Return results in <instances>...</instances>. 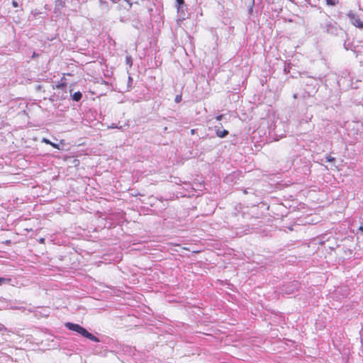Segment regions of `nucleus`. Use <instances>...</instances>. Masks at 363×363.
Listing matches in <instances>:
<instances>
[{
  "instance_id": "obj_15",
  "label": "nucleus",
  "mask_w": 363,
  "mask_h": 363,
  "mask_svg": "<svg viewBox=\"0 0 363 363\" xmlns=\"http://www.w3.org/2000/svg\"><path fill=\"white\" fill-rule=\"evenodd\" d=\"M55 86L57 89H62L66 87V84H65V83H58L57 84L55 85Z\"/></svg>"
},
{
  "instance_id": "obj_23",
  "label": "nucleus",
  "mask_w": 363,
  "mask_h": 363,
  "mask_svg": "<svg viewBox=\"0 0 363 363\" xmlns=\"http://www.w3.org/2000/svg\"><path fill=\"white\" fill-rule=\"evenodd\" d=\"M284 71L286 72V73H288L289 72V66H285L284 67Z\"/></svg>"
},
{
  "instance_id": "obj_27",
  "label": "nucleus",
  "mask_w": 363,
  "mask_h": 363,
  "mask_svg": "<svg viewBox=\"0 0 363 363\" xmlns=\"http://www.w3.org/2000/svg\"><path fill=\"white\" fill-rule=\"evenodd\" d=\"M358 230L363 233V225H360L358 228Z\"/></svg>"
},
{
  "instance_id": "obj_30",
  "label": "nucleus",
  "mask_w": 363,
  "mask_h": 363,
  "mask_svg": "<svg viewBox=\"0 0 363 363\" xmlns=\"http://www.w3.org/2000/svg\"><path fill=\"white\" fill-rule=\"evenodd\" d=\"M40 89V85H38V86H37V89Z\"/></svg>"
},
{
  "instance_id": "obj_14",
  "label": "nucleus",
  "mask_w": 363,
  "mask_h": 363,
  "mask_svg": "<svg viewBox=\"0 0 363 363\" xmlns=\"http://www.w3.org/2000/svg\"><path fill=\"white\" fill-rule=\"evenodd\" d=\"M177 4L176 6L177 8V11L179 13L180 9L182 8V0H176Z\"/></svg>"
},
{
  "instance_id": "obj_13",
  "label": "nucleus",
  "mask_w": 363,
  "mask_h": 363,
  "mask_svg": "<svg viewBox=\"0 0 363 363\" xmlns=\"http://www.w3.org/2000/svg\"><path fill=\"white\" fill-rule=\"evenodd\" d=\"M325 160H326V162H335V158L330 156V155H327L325 157Z\"/></svg>"
},
{
  "instance_id": "obj_28",
  "label": "nucleus",
  "mask_w": 363,
  "mask_h": 363,
  "mask_svg": "<svg viewBox=\"0 0 363 363\" xmlns=\"http://www.w3.org/2000/svg\"><path fill=\"white\" fill-rule=\"evenodd\" d=\"M222 118H223V115H220V116H217L216 118L218 121H220L222 119Z\"/></svg>"
},
{
  "instance_id": "obj_10",
  "label": "nucleus",
  "mask_w": 363,
  "mask_h": 363,
  "mask_svg": "<svg viewBox=\"0 0 363 363\" xmlns=\"http://www.w3.org/2000/svg\"><path fill=\"white\" fill-rule=\"evenodd\" d=\"M133 26L137 29H139L143 27V25L140 24V23L138 21H133Z\"/></svg>"
},
{
  "instance_id": "obj_24",
  "label": "nucleus",
  "mask_w": 363,
  "mask_h": 363,
  "mask_svg": "<svg viewBox=\"0 0 363 363\" xmlns=\"http://www.w3.org/2000/svg\"><path fill=\"white\" fill-rule=\"evenodd\" d=\"M111 128H122V126H120V127H118L117 125H116L115 124H112L111 126H110Z\"/></svg>"
},
{
  "instance_id": "obj_29",
  "label": "nucleus",
  "mask_w": 363,
  "mask_h": 363,
  "mask_svg": "<svg viewBox=\"0 0 363 363\" xmlns=\"http://www.w3.org/2000/svg\"><path fill=\"white\" fill-rule=\"evenodd\" d=\"M177 21V24L179 25L180 18H178Z\"/></svg>"
},
{
  "instance_id": "obj_8",
  "label": "nucleus",
  "mask_w": 363,
  "mask_h": 363,
  "mask_svg": "<svg viewBox=\"0 0 363 363\" xmlns=\"http://www.w3.org/2000/svg\"><path fill=\"white\" fill-rule=\"evenodd\" d=\"M11 281V278L0 277V286L4 284H10Z\"/></svg>"
},
{
  "instance_id": "obj_5",
  "label": "nucleus",
  "mask_w": 363,
  "mask_h": 363,
  "mask_svg": "<svg viewBox=\"0 0 363 363\" xmlns=\"http://www.w3.org/2000/svg\"><path fill=\"white\" fill-rule=\"evenodd\" d=\"M99 6L101 9L104 11H108L109 10V5L106 1L104 0H99Z\"/></svg>"
},
{
  "instance_id": "obj_6",
  "label": "nucleus",
  "mask_w": 363,
  "mask_h": 363,
  "mask_svg": "<svg viewBox=\"0 0 363 363\" xmlns=\"http://www.w3.org/2000/svg\"><path fill=\"white\" fill-rule=\"evenodd\" d=\"M71 96L73 101L78 102L82 99V94L80 91H77L72 94Z\"/></svg>"
},
{
  "instance_id": "obj_17",
  "label": "nucleus",
  "mask_w": 363,
  "mask_h": 363,
  "mask_svg": "<svg viewBox=\"0 0 363 363\" xmlns=\"http://www.w3.org/2000/svg\"><path fill=\"white\" fill-rule=\"evenodd\" d=\"M56 6H64V2L62 1V0H57Z\"/></svg>"
},
{
  "instance_id": "obj_32",
  "label": "nucleus",
  "mask_w": 363,
  "mask_h": 363,
  "mask_svg": "<svg viewBox=\"0 0 363 363\" xmlns=\"http://www.w3.org/2000/svg\"><path fill=\"white\" fill-rule=\"evenodd\" d=\"M183 250H188L186 247H183Z\"/></svg>"
},
{
  "instance_id": "obj_26",
  "label": "nucleus",
  "mask_w": 363,
  "mask_h": 363,
  "mask_svg": "<svg viewBox=\"0 0 363 363\" xmlns=\"http://www.w3.org/2000/svg\"><path fill=\"white\" fill-rule=\"evenodd\" d=\"M6 330V328L4 327V325L0 323V331Z\"/></svg>"
},
{
  "instance_id": "obj_9",
  "label": "nucleus",
  "mask_w": 363,
  "mask_h": 363,
  "mask_svg": "<svg viewBox=\"0 0 363 363\" xmlns=\"http://www.w3.org/2000/svg\"><path fill=\"white\" fill-rule=\"evenodd\" d=\"M195 133V129H191L186 128L183 129V135H189V134L194 135Z\"/></svg>"
},
{
  "instance_id": "obj_22",
  "label": "nucleus",
  "mask_w": 363,
  "mask_h": 363,
  "mask_svg": "<svg viewBox=\"0 0 363 363\" xmlns=\"http://www.w3.org/2000/svg\"><path fill=\"white\" fill-rule=\"evenodd\" d=\"M12 6L14 7V8H17L18 7V3L15 1V0H13L12 1Z\"/></svg>"
},
{
  "instance_id": "obj_16",
  "label": "nucleus",
  "mask_w": 363,
  "mask_h": 363,
  "mask_svg": "<svg viewBox=\"0 0 363 363\" xmlns=\"http://www.w3.org/2000/svg\"><path fill=\"white\" fill-rule=\"evenodd\" d=\"M126 63L128 65H129L130 66H132L133 65V62H132V59H131V57H126Z\"/></svg>"
},
{
  "instance_id": "obj_18",
  "label": "nucleus",
  "mask_w": 363,
  "mask_h": 363,
  "mask_svg": "<svg viewBox=\"0 0 363 363\" xmlns=\"http://www.w3.org/2000/svg\"><path fill=\"white\" fill-rule=\"evenodd\" d=\"M180 101H182V94L177 95L175 97V102L179 103Z\"/></svg>"
},
{
  "instance_id": "obj_31",
  "label": "nucleus",
  "mask_w": 363,
  "mask_h": 363,
  "mask_svg": "<svg viewBox=\"0 0 363 363\" xmlns=\"http://www.w3.org/2000/svg\"><path fill=\"white\" fill-rule=\"evenodd\" d=\"M128 80H133L130 77H128Z\"/></svg>"
},
{
  "instance_id": "obj_25",
  "label": "nucleus",
  "mask_w": 363,
  "mask_h": 363,
  "mask_svg": "<svg viewBox=\"0 0 363 363\" xmlns=\"http://www.w3.org/2000/svg\"><path fill=\"white\" fill-rule=\"evenodd\" d=\"M38 241L40 243L43 244V243H45V239L44 238H41L38 240Z\"/></svg>"
},
{
  "instance_id": "obj_7",
  "label": "nucleus",
  "mask_w": 363,
  "mask_h": 363,
  "mask_svg": "<svg viewBox=\"0 0 363 363\" xmlns=\"http://www.w3.org/2000/svg\"><path fill=\"white\" fill-rule=\"evenodd\" d=\"M228 134V131L226 130H220V129L216 130V135L219 138H225Z\"/></svg>"
},
{
  "instance_id": "obj_11",
  "label": "nucleus",
  "mask_w": 363,
  "mask_h": 363,
  "mask_svg": "<svg viewBox=\"0 0 363 363\" xmlns=\"http://www.w3.org/2000/svg\"><path fill=\"white\" fill-rule=\"evenodd\" d=\"M326 4L329 6H335L337 4L336 0H325Z\"/></svg>"
},
{
  "instance_id": "obj_19",
  "label": "nucleus",
  "mask_w": 363,
  "mask_h": 363,
  "mask_svg": "<svg viewBox=\"0 0 363 363\" xmlns=\"http://www.w3.org/2000/svg\"><path fill=\"white\" fill-rule=\"evenodd\" d=\"M42 142H43V143H45V144H48V145H50V144H51V143H52L49 139L45 138H43L42 139Z\"/></svg>"
},
{
  "instance_id": "obj_21",
  "label": "nucleus",
  "mask_w": 363,
  "mask_h": 363,
  "mask_svg": "<svg viewBox=\"0 0 363 363\" xmlns=\"http://www.w3.org/2000/svg\"><path fill=\"white\" fill-rule=\"evenodd\" d=\"M50 145L53 147L54 148L60 150V145L58 144L51 143Z\"/></svg>"
},
{
  "instance_id": "obj_12",
  "label": "nucleus",
  "mask_w": 363,
  "mask_h": 363,
  "mask_svg": "<svg viewBox=\"0 0 363 363\" xmlns=\"http://www.w3.org/2000/svg\"><path fill=\"white\" fill-rule=\"evenodd\" d=\"M343 45H344L345 49L347 50H349L352 49L351 44L350 43H347L346 40L345 41Z\"/></svg>"
},
{
  "instance_id": "obj_3",
  "label": "nucleus",
  "mask_w": 363,
  "mask_h": 363,
  "mask_svg": "<svg viewBox=\"0 0 363 363\" xmlns=\"http://www.w3.org/2000/svg\"><path fill=\"white\" fill-rule=\"evenodd\" d=\"M300 286V284L297 281H294L291 282H289L286 284H284L281 291V293L287 295H291L294 294L298 289Z\"/></svg>"
},
{
  "instance_id": "obj_1",
  "label": "nucleus",
  "mask_w": 363,
  "mask_h": 363,
  "mask_svg": "<svg viewBox=\"0 0 363 363\" xmlns=\"http://www.w3.org/2000/svg\"><path fill=\"white\" fill-rule=\"evenodd\" d=\"M321 28L327 33L334 35L344 38L347 35L346 32L341 28L336 22L333 21H326L325 23L321 24Z\"/></svg>"
},
{
  "instance_id": "obj_4",
  "label": "nucleus",
  "mask_w": 363,
  "mask_h": 363,
  "mask_svg": "<svg viewBox=\"0 0 363 363\" xmlns=\"http://www.w3.org/2000/svg\"><path fill=\"white\" fill-rule=\"evenodd\" d=\"M347 16L349 17L350 21L352 25H354V26H356L359 28H361V29L363 28V22L360 20V18L357 15H355L352 11H350L347 13Z\"/></svg>"
},
{
  "instance_id": "obj_20",
  "label": "nucleus",
  "mask_w": 363,
  "mask_h": 363,
  "mask_svg": "<svg viewBox=\"0 0 363 363\" xmlns=\"http://www.w3.org/2000/svg\"><path fill=\"white\" fill-rule=\"evenodd\" d=\"M278 0H266V2L271 4H277Z\"/></svg>"
},
{
  "instance_id": "obj_2",
  "label": "nucleus",
  "mask_w": 363,
  "mask_h": 363,
  "mask_svg": "<svg viewBox=\"0 0 363 363\" xmlns=\"http://www.w3.org/2000/svg\"><path fill=\"white\" fill-rule=\"evenodd\" d=\"M65 326L68 330L77 332V333L80 334L83 337H84L91 341H94L95 342H100L99 339L97 337L94 336L93 334L88 332L86 330V329H85L82 326L79 325V324L67 322V323H65Z\"/></svg>"
}]
</instances>
